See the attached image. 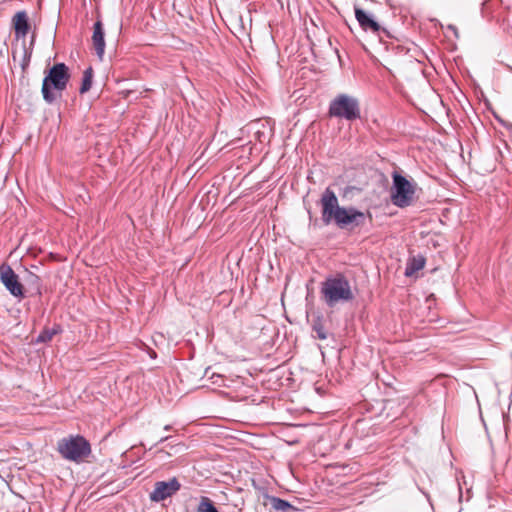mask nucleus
<instances>
[{"mask_svg": "<svg viewBox=\"0 0 512 512\" xmlns=\"http://www.w3.org/2000/svg\"><path fill=\"white\" fill-rule=\"evenodd\" d=\"M57 450L64 459L80 463L91 454V445L83 436L70 435L58 441Z\"/></svg>", "mask_w": 512, "mask_h": 512, "instance_id": "4", "label": "nucleus"}, {"mask_svg": "<svg viewBox=\"0 0 512 512\" xmlns=\"http://www.w3.org/2000/svg\"><path fill=\"white\" fill-rule=\"evenodd\" d=\"M425 266V258L422 256L413 257L408 260L405 268V276L410 277Z\"/></svg>", "mask_w": 512, "mask_h": 512, "instance_id": "13", "label": "nucleus"}, {"mask_svg": "<svg viewBox=\"0 0 512 512\" xmlns=\"http://www.w3.org/2000/svg\"><path fill=\"white\" fill-rule=\"evenodd\" d=\"M92 43L96 55L100 60L103 59L105 53V39L103 24L100 20L96 21L93 27Z\"/></svg>", "mask_w": 512, "mask_h": 512, "instance_id": "9", "label": "nucleus"}, {"mask_svg": "<svg viewBox=\"0 0 512 512\" xmlns=\"http://www.w3.org/2000/svg\"><path fill=\"white\" fill-rule=\"evenodd\" d=\"M171 428H172V427H171V425H166V426H164V430H165V431H170V430H171Z\"/></svg>", "mask_w": 512, "mask_h": 512, "instance_id": "22", "label": "nucleus"}, {"mask_svg": "<svg viewBox=\"0 0 512 512\" xmlns=\"http://www.w3.org/2000/svg\"><path fill=\"white\" fill-rule=\"evenodd\" d=\"M252 128L256 129L254 132L255 138L260 142L264 143L270 139V127L266 123H260L259 121L252 124Z\"/></svg>", "mask_w": 512, "mask_h": 512, "instance_id": "12", "label": "nucleus"}, {"mask_svg": "<svg viewBox=\"0 0 512 512\" xmlns=\"http://www.w3.org/2000/svg\"><path fill=\"white\" fill-rule=\"evenodd\" d=\"M0 280L11 295L17 298L24 296L23 285L20 283L18 275L6 263L0 266Z\"/></svg>", "mask_w": 512, "mask_h": 512, "instance_id": "8", "label": "nucleus"}, {"mask_svg": "<svg viewBox=\"0 0 512 512\" xmlns=\"http://www.w3.org/2000/svg\"><path fill=\"white\" fill-rule=\"evenodd\" d=\"M270 504H271V507L275 510V511H280V512H294L296 511V508L291 505L288 501L284 500V499H281V498H278V497H271L270 498Z\"/></svg>", "mask_w": 512, "mask_h": 512, "instance_id": "14", "label": "nucleus"}, {"mask_svg": "<svg viewBox=\"0 0 512 512\" xmlns=\"http://www.w3.org/2000/svg\"><path fill=\"white\" fill-rule=\"evenodd\" d=\"M322 221L329 225L334 223L338 228L352 231L364 225L366 214L355 207L339 206L335 192L329 187L321 196Z\"/></svg>", "mask_w": 512, "mask_h": 512, "instance_id": "1", "label": "nucleus"}, {"mask_svg": "<svg viewBox=\"0 0 512 512\" xmlns=\"http://www.w3.org/2000/svg\"><path fill=\"white\" fill-rule=\"evenodd\" d=\"M13 26L15 30V35L17 39H25L29 29L30 24L28 22V16L25 11L17 12L13 17Z\"/></svg>", "mask_w": 512, "mask_h": 512, "instance_id": "10", "label": "nucleus"}, {"mask_svg": "<svg viewBox=\"0 0 512 512\" xmlns=\"http://www.w3.org/2000/svg\"><path fill=\"white\" fill-rule=\"evenodd\" d=\"M169 439V436H166V437H162L160 440H159V443H163L165 442L166 440Z\"/></svg>", "mask_w": 512, "mask_h": 512, "instance_id": "21", "label": "nucleus"}, {"mask_svg": "<svg viewBox=\"0 0 512 512\" xmlns=\"http://www.w3.org/2000/svg\"><path fill=\"white\" fill-rule=\"evenodd\" d=\"M70 77L69 68L64 63H56L45 72L41 93L46 103L52 104L61 97Z\"/></svg>", "mask_w": 512, "mask_h": 512, "instance_id": "3", "label": "nucleus"}, {"mask_svg": "<svg viewBox=\"0 0 512 512\" xmlns=\"http://www.w3.org/2000/svg\"><path fill=\"white\" fill-rule=\"evenodd\" d=\"M392 180L390 191L392 203L399 208L410 206L414 200L417 184L413 181H409L406 177L397 172L393 173Z\"/></svg>", "mask_w": 512, "mask_h": 512, "instance_id": "5", "label": "nucleus"}, {"mask_svg": "<svg viewBox=\"0 0 512 512\" xmlns=\"http://www.w3.org/2000/svg\"><path fill=\"white\" fill-rule=\"evenodd\" d=\"M320 294L321 299L329 308L351 302L355 298L350 281L341 273L328 276L321 283Z\"/></svg>", "mask_w": 512, "mask_h": 512, "instance_id": "2", "label": "nucleus"}, {"mask_svg": "<svg viewBox=\"0 0 512 512\" xmlns=\"http://www.w3.org/2000/svg\"><path fill=\"white\" fill-rule=\"evenodd\" d=\"M180 489L181 483L176 477H173L168 481H157L154 484V489L150 493L149 498L152 502L159 503L172 497Z\"/></svg>", "mask_w": 512, "mask_h": 512, "instance_id": "7", "label": "nucleus"}, {"mask_svg": "<svg viewBox=\"0 0 512 512\" xmlns=\"http://www.w3.org/2000/svg\"><path fill=\"white\" fill-rule=\"evenodd\" d=\"M355 17L364 30L378 32L380 25L372 19L364 10L355 7Z\"/></svg>", "mask_w": 512, "mask_h": 512, "instance_id": "11", "label": "nucleus"}, {"mask_svg": "<svg viewBox=\"0 0 512 512\" xmlns=\"http://www.w3.org/2000/svg\"><path fill=\"white\" fill-rule=\"evenodd\" d=\"M312 331L315 333L314 337L317 339L325 340L328 337V334L320 318L314 320L312 324Z\"/></svg>", "mask_w": 512, "mask_h": 512, "instance_id": "17", "label": "nucleus"}, {"mask_svg": "<svg viewBox=\"0 0 512 512\" xmlns=\"http://www.w3.org/2000/svg\"><path fill=\"white\" fill-rule=\"evenodd\" d=\"M60 327L55 326L51 329H44L37 337L36 342L46 343L52 340V338L60 332Z\"/></svg>", "mask_w": 512, "mask_h": 512, "instance_id": "16", "label": "nucleus"}, {"mask_svg": "<svg viewBox=\"0 0 512 512\" xmlns=\"http://www.w3.org/2000/svg\"><path fill=\"white\" fill-rule=\"evenodd\" d=\"M25 281L37 294H41V280L38 275L29 272Z\"/></svg>", "mask_w": 512, "mask_h": 512, "instance_id": "19", "label": "nucleus"}, {"mask_svg": "<svg viewBox=\"0 0 512 512\" xmlns=\"http://www.w3.org/2000/svg\"><path fill=\"white\" fill-rule=\"evenodd\" d=\"M360 114L358 99L347 94L337 95L329 106V115L331 117L354 121L360 118Z\"/></svg>", "mask_w": 512, "mask_h": 512, "instance_id": "6", "label": "nucleus"}, {"mask_svg": "<svg viewBox=\"0 0 512 512\" xmlns=\"http://www.w3.org/2000/svg\"><path fill=\"white\" fill-rule=\"evenodd\" d=\"M93 80V69L92 67H88L83 72L82 83L79 92L84 94L91 89Z\"/></svg>", "mask_w": 512, "mask_h": 512, "instance_id": "15", "label": "nucleus"}, {"mask_svg": "<svg viewBox=\"0 0 512 512\" xmlns=\"http://www.w3.org/2000/svg\"><path fill=\"white\" fill-rule=\"evenodd\" d=\"M448 29L452 30V31H453V33H454V35H455L456 37H458V31H457V28H456L455 26H453V25H449V26H448Z\"/></svg>", "mask_w": 512, "mask_h": 512, "instance_id": "20", "label": "nucleus"}, {"mask_svg": "<svg viewBox=\"0 0 512 512\" xmlns=\"http://www.w3.org/2000/svg\"><path fill=\"white\" fill-rule=\"evenodd\" d=\"M197 512H219L217 508L214 506L212 500L206 496H202L200 498L199 505L197 507Z\"/></svg>", "mask_w": 512, "mask_h": 512, "instance_id": "18", "label": "nucleus"}]
</instances>
